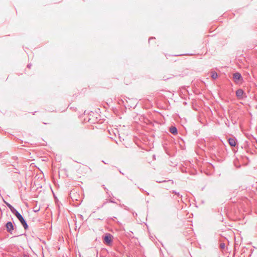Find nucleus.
Masks as SVG:
<instances>
[{
    "mask_svg": "<svg viewBox=\"0 0 257 257\" xmlns=\"http://www.w3.org/2000/svg\"><path fill=\"white\" fill-rule=\"evenodd\" d=\"M233 80L236 84H241L243 82V79L241 74L239 72H235L233 74Z\"/></svg>",
    "mask_w": 257,
    "mask_h": 257,
    "instance_id": "1",
    "label": "nucleus"
},
{
    "mask_svg": "<svg viewBox=\"0 0 257 257\" xmlns=\"http://www.w3.org/2000/svg\"><path fill=\"white\" fill-rule=\"evenodd\" d=\"M6 227L7 231L12 234L13 230L14 229V226L13 223L11 221L8 222L6 224Z\"/></svg>",
    "mask_w": 257,
    "mask_h": 257,
    "instance_id": "2",
    "label": "nucleus"
},
{
    "mask_svg": "<svg viewBox=\"0 0 257 257\" xmlns=\"http://www.w3.org/2000/svg\"><path fill=\"white\" fill-rule=\"evenodd\" d=\"M112 235L109 233L106 234L104 237V240L106 244H110L112 242Z\"/></svg>",
    "mask_w": 257,
    "mask_h": 257,
    "instance_id": "3",
    "label": "nucleus"
},
{
    "mask_svg": "<svg viewBox=\"0 0 257 257\" xmlns=\"http://www.w3.org/2000/svg\"><path fill=\"white\" fill-rule=\"evenodd\" d=\"M244 91L241 89H238L236 91L235 94L237 98L239 99H242V95L244 94Z\"/></svg>",
    "mask_w": 257,
    "mask_h": 257,
    "instance_id": "4",
    "label": "nucleus"
},
{
    "mask_svg": "<svg viewBox=\"0 0 257 257\" xmlns=\"http://www.w3.org/2000/svg\"><path fill=\"white\" fill-rule=\"evenodd\" d=\"M229 145L231 147H235L236 145V140L234 138H230L228 140Z\"/></svg>",
    "mask_w": 257,
    "mask_h": 257,
    "instance_id": "5",
    "label": "nucleus"
},
{
    "mask_svg": "<svg viewBox=\"0 0 257 257\" xmlns=\"http://www.w3.org/2000/svg\"><path fill=\"white\" fill-rule=\"evenodd\" d=\"M23 227H24L25 229H27L28 228V225L26 221V220L23 217L22 218L19 220Z\"/></svg>",
    "mask_w": 257,
    "mask_h": 257,
    "instance_id": "6",
    "label": "nucleus"
},
{
    "mask_svg": "<svg viewBox=\"0 0 257 257\" xmlns=\"http://www.w3.org/2000/svg\"><path fill=\"white\" fill-rule=\"evenodd\" d=\"M170 132L173 135L177 134V130L175 126H171L169 128Z\"/></svg>",
    "mask_w": 257,
    "mask_h": 257,
    "instance_id": "7",
    "label": "nucleus"
},
{
    "mask_svg": "<svg viewBox=\"0 0 257 257\" xmlns=\"http://www.w3.org/2000/svg\"><path fill=\"white\" fill-rule=\"evenodd\" d=\"M211 77L213 79H215L218 77V74L215 71H211Z\"/></svg>",
    "mask_w": 257,
    "mask_h": 257,
    "instance_id": "8",
    "label": "nucleus"
},
{
    "mask_svg": "<svg viewBox=\"0 0 257 257\" xmlns=\"http://www.w3.org/2000/svg\"><path fill=\"white\" fill-rule=\"evenodd\" d=\"M6 205L8 207V208L10 209V210L12 212H13L14 211L16 210V209L10 203H6Z\"/></svg>",
    "mask_w": 257,
    "mask_h": 257,
    "instance_id": "9",
    "label": "nucleus"
},
{
    "mask_svg": "<svg viewBox=\"0 0 257 257\" xmlns=\"http://www.w3.org/2000/svg\"><path fill=\"white\" fill-rule=\"evenodd\" d=\"M172 192L173 193H174L175 194L177 195V196L179 197L180 198H182V196L181 195L179 192H177L176 191H174V190L172 191Z\"/></svg>",
    "mask_w": 257,
    "mask_h": 257,
    "instance_id": "10",
    "label": "nucleus"
},
{
    "mask_svg": "<svg viewBox=\"0 0 257 257\" xmlns=\"http://www.w3.org/2000/svg\"><path fill=\"white\" fill-rule=\"evenodd\" d=\"M14 214L16 215V216H18L19 214H20L16 209L12 212Z\"/></svg>",
    "mask_w": 257,
    "mask_h": 257,
    "instance_id": "11",
    "label": "nucleus"
},
{
    "mask_svg": "<svg viewBox=\"0 0 257 257\" xmlns=\"http://www.w3.org/2000/svg\"><path fill=\"white\" fill-rule=\"evenodd\" d=\"M225 244L224 243H221L220 244V247L222 249H223L225 248Z\"/></svg>",
    "mask_w": 257,
    "mask_h": 257,
    "instance_id": "12",
    "label": "nucleus"
},
{
    "mask_svg": "<svg viewBox=\"0 0 257 257\" xmlns=\"http://www.w3.org/2000/svg\"><path fill=\"white\" fill-rule=\"evenodd\" d=\"M17 218L20 220V219L22 218L23 217L21 214H19L18 216H16Z\"/></svg>",
    "mask_w": 257,
    "mask_h": 257,
    "instance_id": "13",
    "label": "nucleus"
},
{
    "mask_svg": "<svg viewBox=\"0 0 257 257\" xmlns=\"http://www.w3.org/2000/svg\"><path fill=\"white\" fill-rule=\"evenodd\" d=\"M17 218L20 220V219L22 218L23 217L21 214H19L18 216H16Z\"/></svg>",
    "mask_w": 257,
    "mask_h": 257,
    "instance_id": "14",
    "label": "nucleus"
},
{
    "mask_svg": "<svg viewBox=\"0 0 257 257\" xmlns=\"http://www.w3.org/2000/svg\"><path fill=\"white\" fill-rule=\"evenodd\" d=\"M155 39V38H153V37H151V38H150L149 39V42H150V40H151V39Z\"/></svg>",
    "mask_w": 257,
    "mask_h": 257,
    "instance_id": "15",
    "label": "nucleus"
},
{
    "mask_svg": "<svg viewBox=\"0 0 257 257\" xmlns=\"http://www.w3.org/2000/svg\"><path fill=\"white\" fill-rule=\"evenodd\" d=\"M27 67H28V68H31V64H29L27 65Z\"/></svg>",
    "mask_w": 257,
    "mask_h": 257,
    "instance_id": "16",
    "label": "nucleus"
},
{
    "mask_svg": "<svg viewBox=\"0 0 257 257\" xmlns=\"http://www.w3.org/2000/svg\"><path fill=\"white\" fill-rule=\"evenodd\" d=\"M109 202H111V203H115L114 201H113L112 200H110Z\"/></svg>",
    "mask_w": 257,
    "mask_h": 257,
    "instance_id": "17",
    "label": "nucleus"
},
{
    "mask_svg": "<svg viewBox=\"0 0 257 257\" xmlns=\"http://www.w3.org/2000/svg\"><path fill=\"white\" fill-rule=\"evenodd\" d=\"M166 181H157V182H159V183H162V182H165Z\"/></svg>",
    "mask_w": 257,
    "mask_h": 257,
    "instance_id": "18",
    "label": "nucleus"
},
{
    "mask_svg": "<svg viewBox=\"0 0 257 257\" xmlns=\"http://www.w3.org/2000/svg\"><path fill=\"white\" fill-rule=\"evenodd\" d=\"M23 257H29V256L26 254H24V255H23Z\"/></svg>",
    "mask_w": 257,
    "mask_h": 257,
    "instance_id": "19",
    "label": "nucleus"
},
{
    "mask_svg": "<svg viewBox=\"0 0 257 257\" xmlns=\"http://www.w3.org/2000/svg\"><path fill=\"white\" fill-rule=\"evenodd\" d=\"M145 192H146V194H147L148 195H149V193L148 192H147V191H145Z\"/></svg>",
    "mask_w": 257,
    "mask_h": 257,
    "instance_id": "20",
    "label": "nucleus"
},
{
    "mask_svg": "<svg viewBox=\"0 0 257 257\" xmlns=\"http://www.w3.org/2000/svg\"><path fill=\"white\" fill-rule=\"evenodd\" d=\"M119 172H120L121 174H122V175H123V173L122 172H121L120 171H119Z\"/></svg>",
    "mask_w": 257,
    "mask_h": 257,
    "instance_id": "21",
    "label": "nucleus"
},
{
    "mask_svg": "<svg viewBox=\"0 0 257 257\" xmlns=\"http://www.w3.org/2000/svg\"><path fill=\"white\" fill-rule=\"evenodd\" d=\"M105 203H103V204L102 205V206H104V204H105Z\"/></svg>",
    "mask_w": 257,
    "mask_h": 257,
    "instance_id": "22",
    "label": "nucleus"
},
{
    "mask_svg": "<svg viewBox=\"0 0 257 257\" xmlns=\"http://www.w3.org/2000/svg\"><path fill=\"white\" fill-rule=\"evenodd\" d=\"M105 203H103V204L102 205V206H104V204H105Z\"/></svg>",
    "mask_w": 257,
    "mask_h": 257,
    "instance_id": "23",
    "label": "nucleus"
},
{
    "mask_svg": "<svg viewBox=\"0 0 257 257\" xmlns=\"http://www.w3.org/2000/svg\"><path fill=\"white\" fill-rule=\"evenodd\" d=\"M105 203H103V204L102 205V206H104V204H105Z\"/></svg>",
    "mask_w": 257,
    "mask_h": 257,
    "instance_id": "24",
    "label": "nucleus"
}]
</instances>
